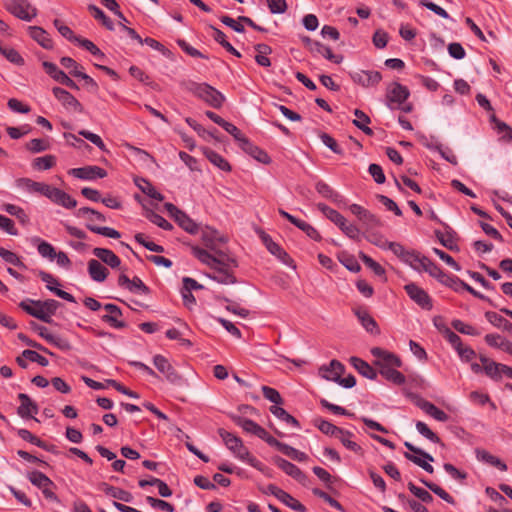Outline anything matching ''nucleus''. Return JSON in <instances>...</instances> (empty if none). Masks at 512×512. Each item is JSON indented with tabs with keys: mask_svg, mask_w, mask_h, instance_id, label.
I'll return each instance as SVG.
<instances>
[{
	"mask_svg": "<svg viewBox=\"0 0 512 512\" xmlns=\"http://www.w3.org/2000/svg\"><path fill=\"white\" fill-rule=\"evenodd\" d=\"M354 115L356 116V119L353 120V124L361 131H363L366 135L372 136L374 132L368 126V124L371 122L369 116L360 109H355Z\"/></svg>",
	"mask_w": 512,
	"mask_h": 512,
	"instance_id": "41",
	"label": "nucleus"
},
{
	"mask_svg": "<svg viewBox=\"0 0 512 512\" xmlns=\"http://www.w3.org/2000/svg\"><path fill=\"white\" fill-rule=\"evenodd\" d=\"M92 253L111 268H118L121 264L120 258L110 249L97 247L93 249Z\"/></svg>",
	"mask_w": 512,
	"mask_h": 512,
	"instance_id": "23",
	"label": "nucleus"
},
{
	"mask_svg": "<svg viewBox=\"0 0 512 512\" xmlns=\"http://www.w3.org/2000/svg\"><path fill=\"white\" fill-rule=\"evenodd\" d=\"M52 92L65 109L79 113L83 112L82 104L70 92L60 87H54Z\"/></svg>",
	"mask_w": 512,
	"mask_h": 512,
	"instance_id": "12",
	"label": "nucleus"
},
{
	"mask_svg": "<svg viewBox=\"0 0 512 512\" xmlns=\"http://www.w3.org/2000/svg\"><path fill=\"white\" fill-rule=\"evenodd\" d=\"M98 489L102 492H104L106 495L124 501V502H131L133 499V496L130 492L123 490L121 488L109 485L105 482H101L98 484Z\"/></svg>",
	"mask_w": 512,
	"mask_h": 512,
	"instance_id": "22",
	"label": "nucleus"
},
{
	"mask_svg": "<svg viewBox=\"0 0 512 512\" xmlns=\"http://www.w3.org/2000/svg\"><path fill=\"white\" fill-rule=\"evenodd\" d=\"M274 462L282 471L294 479L299 480L301 477H303L301 470L288 460L281 457H275Z\"/></svg>",
	"mask_w": 512,
	"mask_h": 512,
	"instance_id": "36",
	"label": "nucleus"
},
{
	"mask_svg": "<svg viewBox=\"0 0 512 512\" xmlns=\"http://www.w3.org/2000/svg\"><path fill=\"white\" fill-rule=\"evenodd\" d=\"M47 198L53 203L60 205L66 209H72L76 207L77 201L72 198L68 193L63 190L51 186L47 194Z\"/></svg>",
	"mask_w": 512,
	"mask_h": 512,
	"instance_id": "17",
	"label": "nucleus"
},
{
	"mask_svg": "<svg viewBox=\"0 0 512 512\" xmlns=\"http://www.w3.org/2000/svg\"><path fill=\"white\" fill-rule=\"evenodd\" d=\"M56 165V157L54 155H45L42 157L35 158L32 162V167L35 170L43 171L49 170Z\"/></svg>",
	"mask_w": 512,
	"mask_h": 512,
	"instance_id": "45",
	"label": "nucleus"
},
{
	"mask_svg": "<svg viewBox=\"0 0 512 512\" xmlns=\"http://www.w3.org/2000/svg\"><path fill=\"white\" fill-rule=\"evenodd\" d=\"M441 284L453 289L455 292H459L462 290V286L464 285V281H462L457 276L443 273L441 278L438 280Z\"/></svg>",
	"mask_w": 512,
	"mask_h": 512,
	"instance_id": "49",
	"label": "nucleus"
},
{
	"mask_svg": "<svg viewBox=\"0 0 512 512\" xmlns=\"http://www.w3.org/2000/svg\"><path fill=\"white\" fill-rule=\"evenodd\" d=\"M140 180L143 183V185L140 184L137 180H136V184L144 194H146L150 198L158 200V201H162L164 199L163 195L160 192H158L149 181H147L143 178Z\"/></svg>",
	"mask_w": 512,
	"mask_h": 512,
	"instance_id": "55",
	"label": "nucleus"
},
{
	"mask_svg": "<svg viewBox=\"0 0 512 512\" xmlns=\"http://www.w3.org/2000/svg\"><path fill=\"white\" fill-rule=\"evenodd\" d=\"M270 412L275 416L277 417L278 419H280L281 421L287 423V424H290L296 428H299L300 427V424L298 422V420L293 417L292 415H290L285 409H283L282 407L280 406H277V405H273L270 407Z\"/></svg>",
	"mask_w": 512,
	"mask_h": 512,
	"instance_id": "42",
	"label": "nucleus"
},
{
	"mask_svg": "<svg viewBox=\"0 0 512 512\" xmlns=\"http://www.w3.org/2000/svg\"><path fill=\"white\" fill-rule=\"evenodd\" d=\"M234 421L245 432L253 434L258 438L261 434H263L264 428L251 419L238 416L234 418Z\"/></svg>",
	"mask_w": 512,
	"mask_h": 512,
	"instance_id": "34",
	"label": "nucleus"
},
{
	"mask_svg": "<svg viewBox=\"0 0 512 512\" xmlns=\"http://www.w3.org/2000/svg\"><path fill=\"white\" fill-rule=\"evenodd\" d=\"M220 437L222 438L223 442L225 443L226 447L231 451H235L238 447V445L242 444V440L237 437L236 435L224 430L219 429L218 431Z\"/></svg>",
	"mask_w": 512,
	"mask_h": 512,
	"instance_id": "48",
	"label": "nucleus"
},
{
	"mask_svg": "<svg viewBox=\"0 0 512 512\" xmlns=\"http://www.w3.org/2000/svg\"><path fill=\"white\" fill-rule=\"evenodd\" d=\"M353 436H354L353 433L343 430L341 428V433L336 435V438H338L340 440V442L343 444V446L345 448H347L348 450H351L355 453H358L361 451V447L355 441L352 440Z\"/></svg>",
	"mask_w": 512,
	"mask_h": 512,
	"instance_id": "46",
	"label": "nucleus"
},
{
	"mask_svg": "<svg viewBox=\"0 0 512 512\" xmlns=\"http://www.w3.org/2000/svg\"><path fill=\"white\" fill-rule=\"evenodd\" d=\"M6 9L17 18L31 21L37 15V10L28 0H7Z\"/></svg>",
	"mask_w": 512,
	"mask_h": 512,
	"instance_id": "9",
	"label": "nucleus"
},
{
	"mask_svg": "<svg viewBox=\"0 0 512 512\" xmlns=\"http://www.w3.org/2000/svg\"><path fill=\"white\" fill-rule=\"evenodd\" d=\"M19 399L21 401V404L18 407V414L22 418H29L32 417L34 414L38 413L37 405L34 402H32L28 395L20 393Z\"/></svg>",
	"mask_w": 512,
	"mask_h": 512,
	"instance_id": "31",
	"label": "nucleus"
},
{
	"mask_svg": "<svg viewBox=\"0 0 512 512\" xmlns=\"http://www.w3.org/2000/svg\"><path fill=\"white\" fill-rule=\"evenodd\" d=\"M403 392L416 406L435 420L440 422H446L448 420V415L433 403L423 399L415 393L409 392L407 389H404Z\"/></svg>",
	"mask_w": 512,
	"mask_h": 512,
	"instance_id": "6",
	"label": "nucleus"
},
{
	"mask_svg": "<svg viewBox=\"0 0 512 512\" xmlns=\"http://www.w3.org/2000/svg\"><path fill=\"white\" fill-rule=\"evenodd\" d=\"M410 96L409 89L399 82H392L386 89V104L394 110V107L403 104Z\"/></svg>",
	"mask_w": 512,
	"mask_h": 512,
	"instance_id": "8",
	"label": "nucleus"
},
{
	"mask_svg": "<svg viewBox=\"0 0 512 512\" xmlns=\"http://www.w3.org/2000/svg\"><path fill=\"white\" fill-rule=\"evenodd\" d=\"M352 81L364 88L374 87L382 80V75L378 71L358 70L350 73Z\"/></svg>",
	"mask_w": 512,
	"mask_h": 512,
	"instance_id": "10",
	"label": "nucleus"
},
{
	"mask_svg": "<svg viewBox=\"0 0 512 512\" xmlns=\"http://www.w3.org/2000/svg\"><path fill=\"white\" fill-rule=\"evenodd\" d=\"M153 363L155 367L165 375L166 379L170 382H175L179 380L178 374L175 372V369L172 367L167 358L162 355L154 356Z\"/></svg>",
	"mask_w": 512,
	"mask_h": 512,
	"instance_id": "21",
	"label": "nucleus"
},
{
	"mask_svg": "<svg viewBox=\"0 0 512 512\" xmlns=\"http://www.w3.org/2000/svg\"><path fill=\"white\" fill-rule=\"evenodd\" d=\"M182 85L185 90L192 93L195 97L201 99L212 108L220 109L225 102V96L207 83H198L190 80L184 82Z\"/></svg>",
	"mask_w": 512,
	"mask_h": 512,
	"instance_id": "4",
	"label": "nucleus"
},
{
	"mask_svg": "<svg viewBox=\"0 0 512 512\" xmlns=\"http://www.w3.org/2000/svg\"><path fill=\"white\" fill-rule=\"evenodd\" d=\"M371 354L375 358L374 365L385 380L393 384L405 383L404 375L397 371V368L401 366V360L397 355L379 347L372 348Z\"/></svg>",
	"mask_w": 512,
	"mask_h": 512,
	"instance_id": "2",
	"label": "nucleus"
},
{
	"mask_svg": "<svg viewBox=\"0 0 512 512\" xmlns=\"http://www.w3.org/2000/svg\"><path fill=\"white\" fill-rule=\"evenodd\" d=\"M476 457L479 461L485 462L493 467H496L500 471L507 470V465L503 461H501L498 457L492 455L486 450L477 449Z\"/></svg>",
	"mask_w": 512,
	"mask_h": 512,
	"instance_id": "35",
	"label": "nucleus"
},
{
	"mask_svg": "<svg viewBox=\"0 0 512 512\" xmlns=\"http://www.w3.org/2000/svg\"><path fill=\"white\" fill-rule=\"evenodd\" d=\"M490 121L493 124V128L500 136V139L506 142H510L512 140V128L510 126L499 120L494 114L490 117Z\"/></svg>",
	"mask_w": 512,
	"mask_h": 512,
	"instance_id": "37",
	"label": "nucleus"
},
{
	"mask_svg": "<svg viewBox=\"0 0 512 512\" xmlns=\"http://www.w3.org/2000/svg\"><path fill=\"white\" fill-rule=\"evenodd\" d=\"M294 225L302 230L309 238L315 241H319L321 239L319 232L304 220L297 219Z\"/></svg>",
	"mask_w": 512,
	"mask_h": 512,
	"instance_id": "63",
	"label": "nucleus"
},
{
	"mask_svg": "<svg viewBox=\"0 0 512 512\" xmlns=\"http://www.w3.org/2000/svg\"><path fill=\"white\" fill-rule=\"evenodd\" d=\"M420 481L429 490H431L434 494L439 496L442 500L446 501L449 504H455L454 498L448 492H446L442 487H440L439 485H437V484H435L433 482L427 481L425 479H421Z\"/></svg>",
	"mask_w": 512,
	"mask_h": 512,
	"instance_id": "47",
	"label": "nucleus"
},
{
	"mask_svg": "<svg viewBox=\"0 0 512 512\" xmlns=\"http://www.w3.org/2000/svg\"><path fill=\"white\" fill-rule=\"evenodd\" d=\"M88 10L91 13V15L96 20L100 21L106 29L110 31L114 30V24L112 20L99 7L91 4L88 6Z\"/></svg>",
	"mask_w": 512,
	"mask_h": 512,
	"instance_id": "44",
	"label": "nucleus"
},
{
	"mask_svg": "<svg viewBox=\"0 0 512 512\" xmlns=\"http://www.w3.org/2000/svg\"><path fill=\"white\" fill-rule=\"evenodd\" d=\"M17 185L19 187L25 188L29 192L39 193L41 195H44L45 197H47V194H48L49 189L51 187V185H48V184H45V183H42V182H36V181H33V180L29 179V178H20V179H18L17 180Z\"/></svg>",
	"mask_w": 512,
	"mask_h": 512,
	"instance_id": "29",
	"label": "nucleus"
},
{
	"mask_svg": "<svg viewBox=\"0 0 512 512\" xmlns=\"http://www.w3.org/2000/svg\"><path fill=\"white\" fill-rule=\"evenodd\" d=\"M452 327L459 333L471 336H478L481 332L472 325L466 324L463 321L456 319L451 323Z\"/></svg>",
	"mask_w": 512,
	"mask_h": 512,
	"instance_id": "56",
	"label": "nucleus"
},
{
	"mask_svg": "<svg viewBox=\"0 0 512 512\" xmlns=\"http://www.w3.org/2000/svg\"><path fill=\"white\" fill-rule=\"evenodd\" d=\"M246 153L251 155L253 158H255L257 161L267 164L270 162L269 155L259 147L252 144L249 139L247 138L244 143L240 146Z\"/></svg>",
	"mask_w": 512,
	"mask_h": 512,
	"instance_id": "32",
	"label": "nucleus"
},
{
	"mask_svg": "<svg viewBox=\"0 0 512 512\" xmlns=\"http://www.w3.org/2000/svg\"><path fill=\"white\" fill-rule=\"evenodd\" d=\"M310 50L314 53H317L327 60L339 64L343 60L342 55H336L333 53L332 49L318 41L311 42Z\"/></svg>",
	"mask_w": 512,
	"mask_h": 512,
	"instance_id": "28",
	"label": "nucleus"
},
{
	"mask_svg": "<svg viewBox=\"0 0 512 512\" xmlns=\"http://www.w3.org/2000/svg\"><path fill=\"white\" fill-rule=\"evenodd\" d=\"M60 306L61 303L54 299L33 300L28 298L19 303V307L28 315L48 324L53 322L52 316Z\"/></svg>",
	"mask_w": 512,
	"mask_h": 512,
	"instance_id": "3",
	"label": "nucleus"
},
{
	"mask_svg": "<svg viewBox=\"0 0 512 512\" xmlns=\"http://www.w3.org/2000/svg\"><path fill=\"white\" fill-rule=\"evenodd\" d=\"M317 208L350 239L360 241L361 233L357 226L347 222L346 218L337 210L324 203H318Z\"/></svg>",
	"mask_w": 512,
	"mask_h": 512,
	"instance_id": "5",
	"label": "nucleus"
},
{
	"mask_svg": "<svg viewBox=\"0 0 512 512\" xmlns=\"http://www.w3.org/2000/svg\"><path fill=\"white\" fill-rule=\"evenodd\" d=\"M146 218L152 222L153 224L157 225L158 227L170 231L173 229V225L168 222L163 216L160 214L150 210L146 213Z\"/></svg>",
	"mask_w": 512,
	"mask_h": 512,
	"instance_id": "57",
	"label": "nucleus"
},
{
	"mask_svg": "<svg viewBox=\"0 0 512 512\" xmlns=\"http://www.w3.org/2000/svg\"><path fill=\"white\" fill-rule=\"evenodd\" d=\"M2 209L8 214L15 216L21 223L28 221V216L25 211L17 205L7 203L2 206Z\"/></svg>",
	"mask_w": 512,
	"mask_h": 512,
	"instance_id": "60",
	"label": "nucleus"
},
{
	"mask_svg": "<svg viewBox=\"0 0 512 512\" xmlns=\"http://www.w3.org/2000/svg\"><path fill=\"white\" fill-rule=\"evenodd\" d=\"M43 68L45 72L55 81L65 85L71 89L78 90V85L62 70H60L54 63L44 61Z\"/></svg>",
	"mask_w": 512,
	"mask_h": 512,
	"instance_id": "13",
	"label": "nucleus"
},
{
	"mask_svg": "<svg viewBox=\"0 0 512 512\" xmlns=\"http://www.w3.org/2000/svg\"><path fill=\"white\" fill-rule=\"evenodd\" d=\"M0 53L11 63L22 66L25 61L23 57L14 48L0 47Z\"/></svg>",
	"mask_w": 512,
	"mask_h": 512,
	"instance_id": "58",
	"label": "nucleus"
},
{
	"mask_svg": "<svg viewBox=\"0 0 512 512\" xmlns=\"http://www.w3.org/2000/svg\"><path fill=\"white\" fill-rule=\"evenodd\" d=\"M118 285L132 293L145 295L150 293V288L137 276L133 277V279H129L127 275L122 273L118 277Z\"/></svg>",
	"mask_w": 512,
	"mask_h": 512,
	"instance_id": "15",
	"label": "nucleus"
},
{
	"mask_svg": "<svg viewBox=\"0 0 512 512\" xmlns=\"http://www.w3.org/2000/svg\"><path fill=\"white\" fill-rule=\"evenodd\" d=\"M202 151H203V154L206 156V158L212 163L214 164L216 167H218L219 169L223 170V171H230L231 170V166L229 165V163L226 161V159H224L220 154H218L217 152L213 151L212 149L210 148H207V147H204L202 148Z\"/></svg>",
	"mask_w": 512,
	"mask_h": 512,
	"instance_id": "38",
	"label": "nucleus"
},
{
	"mask_svg": "<svg viewBox=\"0 0 512 512\" xmlns=\"http://www.w3.org/2000/svg\"><path fill=\"white\" fill-rule=\"evenodd\" d=\"M338 259L351 272H359L361 269L360 264L352 255L342 253L338 256Z\"/></svg>",
	"mask_w": 512,
	"mask_h": 512,
	"instance_id": "62",
	"label": "nucleus"
},
{
	"mask_svg": "<svg viewBox=\"0 0 512 512\" xmlns=\"http://www.w3.org/2000/svg\"><path fill=\"white\" fill-rule=\"evenodd\" d=\"M236 458L239 460L246 462L250 466L256 468L257 470L261 471L265 475L269 476L268 468L260 462L256 457L251 455L249 450L244 446V444L238 445L237 449L232 452Z\"/></svg>",
	"mask_w": 512,
	"mask_h": 512,
	"instance_id": "16",
	"label": "nucleus"
},
{
	"mask_svg": "<svg viewBox=\"0 0 512 512\" xmlns=\"http://www.w3.org/2000/svg\"><path fill=\"white\" fill-rule=\"evenodd\" d=\"M86 227L90 231L97 233L99 235L105 236V237H109V238H113V239H118L121 237L120 233L117 230L110 228V227H99V226L93 225L92 223H87Z\"/></svg>",
	"mask_w": 512,
	"mask_h": 512,
	"instance_id": "59",
	"label": "nucleus"
},
{
	"mask_svg": "<svg viewBox=\"0 0 512 512\" xmlns=\"http://www.w3.org/2000/svg\"><path fill=\"white\" fill-rule=\"evenodd\" d=\"M0 257L6 263L12 264V265L17 266L22 269H26V265L23 263V261L20 259V257L12 251H9L3 247H0Z\"/></svg>",
	"mask_w": 512,
	"mask_h": 512,
	"instance_id": "54",
	"label": "nucleus"
},
{
	"mask_svg": "<svg viewBox=\"0 0 512 512\" xmlns=\"http://www.w3.org/2000/svg\"><path fill=\"white\" fill-rule=\"evenodd\" d=\"M58 32L70 42L76 43L79 36H76L74 32L59 19H55L53 22Z\"/></svg>",
	"mask_w": 512,
	"mask_h": 512,
	"instance_id": "64",
	"label": "nucleus"
},
{
	"mask_svg": "<svg viewBox=\"0 0 512 512\" xmlns=\"http://www.w3.org/2000/svg\"><path fill=\"white\" fill-rule=\"evenodd\" d=\"M349 362L358 371L359 374L366 377L367 379L374 380L376 378L377 370L361 358L353 356L349 359Z\"/></svg>",
	"mask_w": 512,
	"mask_h": 512,
	"instance_id": "24",
	"label": "nucleus"
},
{
	"mask_svg": "<svg viewBox=\"0 0 512 512\" xmlns=\"http://www.w3.org/2000/svg\"><path fill=\"white\" fill-rule=\"evenodd\" d=\"M71 175L83 180H92L96 178H104L107 175L105 169L99 166H87L81 168H73L69 171Z\"/></svg>",
	"mask_w": 512,
	"mask_h": 512,
	"instance_id": "18",
	"label": "nucleus"
},
{
	"mask_svg": "<svg viewBox=\"0 0 512 512\" xmlns=\"http://www.w3.org/2000/svg\"><path fill=\"white\" fill-rule=\"evenodd\" d=\"M104 309L108 313L102 316L103 322L108 323L111 327L117 329L124 328L126 326L123 321L119 320L122 316V311L117 305L108 303L104 305Z\"/></svg>",
	"mask_w": 512,
	"mask_h": 512,
	"instance_id": "20",
	"label": "nucleus"
},
{
	"mask_svg": "<svg viewBox=\"0 0 512 512\" xmlns=\"http://www.w3.org/2000/svg\"><path fill=\"white\" fill-rule=\"evenodd\" d=\"M278 500L297 512L306 511V507L302 503L293 498L289 493H287L284 490L280 493Z\"/></svg>",
	"mask_w": 512,
	"mask_h": 512,
	"instance_id": "50",
	"label": "nucleus"
},
{
	"mask_svg": "<svg viewBox=\"0 0 512 512\" xmlns=\"http://www.w3.org/2000/svg\"><path fill=\"white\" fill-rule=\"evenodd\" d=\"M406 293L408 296L416 302L421 308L426 310H431L433 307L432 300L428 293L417 286L414 283H410L405 285L404 287Z\"/></svg>",
	"mask_w": 512,
	"mask_h": 512,
	"instance_id": "11",
	"label": "nucleus"
},
{
	"mask_svg": "<svg viewBox=\"0 0 512 512\" xmlns=\"http://www.w3.org/2000/svg\"><path fill=\"white\" fill-rule=\"evenodd\" d=\"M344 371V365L340 361L333 359L328 365H323L319 368V375L327 381L338 383Z\"/></svg>",
	"mask_w": 512,
	"mask_h": 512,
	"instance_id": "14",
	"label": "nucleus"
},
{
	"mask_svg": "<svg viewBox=\"0 0 512 512\" xmlns=\"http://www.w3.org/2000/svg\"><path fill=\"white\" fill-rule=\"evenodd\" d=\"M426 256L421 255L419 252L415 250H410L406 258L404 259V263L409 265L411 268L418 272H422V268L424 266L423 259H426Z\"/></svg>",
	"mask_w": 512,
	"mask_h": 512,
	"instance_id": "43",
	"label": "nucleus"
},
{
	"mask_svg": "<svg viewBox=\"0 0 512 512\" xmlns=\"http://www.w3.org/2000/svg\"><path fill=\"white\" fill-rule=\"evenodd\" d=\"M315 426L324 434L326 435H329V436H334L336 437V435H338L339 433H341V428L335 426L334 424H332L331 422L327 421V420H323V419H317L315 420Z\"/></svg>",
	"mask_w": 512,
	"mask_h": 512,
	"instance_id": "53",
	"label": "nucleus"
},
{
	"mask_svg": "<svg viewBox=\"0 0 512 512\" xmlns=\"http://www.w3.org/2000/svg\"><path fill=\"white\" fill-rule=\"evenodd\" d=\"M33 241L38 243L37 250L42 257L48 258L50 260L55 259L56 251L50 243L41 240L40 238H35Z\"/></svg>",
	"mask_w": 512,
	"mask_h": 512,
	"instance_id": "51",
	"label": "nucleus"
},
{
	"mask_svg": "<svg viewBox=\"0 0 512 512\" xmlns=\"http://www.w3.org/2000/svg\"><path fill=\"white\" fill-rule=\"evenodd\" d=\"M485 342L487 345L493 348L504 350L509 340L499 334H487L485 336Z\"/></svg>",
	"mask_w": 512,
	"mask_h": 512,
	"instance_id": "61",
	"label": "nucleus"
},
{
	"mask_svg": "<svg viewBox=\"0 0 512 512\" xmlns=\"http://www.w3.org/2000/svg\"><path fill=\"white\" fill-rule=\"evenodd\" d=\"M28 32L30 37L34 39L43 48L51 49L53 47L52 39L43 28L38 26H29Z\"/></svg>",
	"mask_w": 512,
	"mask_h": 512,
	"instance_id": "26",
	"label": "nucleus"
},
{
	"mask_svg": "<svg viewBox=\"0 0 512 512\" xmlns=\"http://www.w3.org/2000/svg\"><path fill=\"white\" fill-rule=\"evenodd\" d=\"M88 274L92 280L96 282H103L106 280L109 271L98 260L90 259L88 261Z\"/></svg>",
	"mask_w": 512,
	"mask_h": 512,
	"instance_id": "25",
	"label": "nucleus"
},
{
	"mask_svg": "<svg viewBox=\"0 0 512 512\" xmlns=\"http://www.w3.org/2000/svg\"><path fill=\"white\" fill-rule=\"evenodd\" d=\"M355 315L357 316L358 320L360 321L363 328L371 333V334H379L380 330L379 327L374 320V318L368 313V311L364 309H356Z\"/></svg>",
	"mask_w": 512,
	"mask_h": 512,
	"instance_id": "27",
	"label": "nucleus"
},
{
	"mask_svg": "<svg viewBox=\"0 0 512 512\" xmlns=\"http://www.w3.org/2000/svg\"><path fill=\"white\" fill-rule=\"evenodd\" d=\"M315 189L321 196L335 203L342 200V196L324 181H318L315 185Z\"/></svg>",
	"mask_w": 512,
	"mask_h": 512,
	"instance_id": "39",
	"label": "nucleus"
},
{
	"mask_svg": "<svg viewBox=\"0 0 512 512\" xmlns=\"http://www.w3.org/2000/svg\"><path fill=\"white\" fill-rule=\"evenodd\" d=\"M480 361L483 363V373L493 381H500L501 363H497L485 355H480Z\"/></svg>",
	"mask_w": 512,
	"mask_h": 512,
	"instance_id": "30",
	"label": "nucleus"
},
{
	"mask_svg": "<svg viewBox=\"0 0 512 512\" xmlns=\"http://www.w3.org/2000/svg\"><path fill=\"white\" fill-rule=\"evenodd\" d=\"M75 215L77 217H87L90 222H93L95 220L99 221V222L106 221V218L102 213H100L92 208H89V207H82V208L78 209L76 211Z\"/></svg>",
	"mask_w": 512,
	"mask_h": 512,
	"instance_id": "52",
	"label": "nucleus"
},
{
	"mask_svg": "<svg viewBox=\"0 0 512 512\" xmlns=\"http://www.w3.org/2000/svg\"><path fill=\"white\" fill-rule=\"evenodd\" d=\"M404 446L412 453L416 454L413 455L409 452L404 453V457L408 459L409 461L413 462L414 464L418 465L419 467H422L423 463H426L428 461L433 462L434 458L429 453L423 451L422 449L414 446L410 442H405Z\"/></svg>",
	"mask_w": 512,
	"mask_h": 512,
	"instance_id": "19",
	"label": "nucleus"
},
{
	"mask_svg": "<svg viewBox=\"0 0 512 512\" xmlns=\"http://www.w3.org/2000/svg\"><path fill=\"white\" fill-rule=\"evenodd\" d=\"M201 238L206 249L198 246L192 247V254L203 264L209 266L213 272L208 277L220 284H235L237 279L234 269L238 263L227 249L218 247L219 243H226L227 239L211 227L206 226L201 230Z\"/></svg>",
	"mask_w": 512,
	"mask_h": 512,
	"instance_id": "1",
	"label": "nucleus"
},
{
	"mask_svg": "<svg viewBox=\"0 0 512 512\" xmlns=\"http://www.w3.org/2000/svg\"><path fill=\"white\" fill-rule=\"evenodd\" d=\"M177 224L189 234L195 235L200 231L199 224L190 218L184 211L178 212L175 217Z\"/></svg>",
	"mask_w": 512,
	"mask_h": 512,
	"instance_id": "33",
	"label": "nucleus"
},
{
	"mask_svg": "<svg viewBox=\"0 0 512 512\" xmlns=\"http://www.w3.org/2000/svg\"><path fill=\"white\" fill-rule=\"evenodd\" d=\"M254 49L257 51V55L255 56L257 64L262 67H269L271 61L268 55L272 53V48L267 44L259 43L254 46Z\"/></svg>",
	"mask_w": 512,
	"mask_h": 512,
	"instance_id": "40",
	"label": "nucleus"
},
{
	"mask_svg": "<svg viewBox=\"0 0 512 512\" xmlns=\"http://www.w3.org/2000/svg\"><path fill=\"white\" fill-rule=\"evenodd\" d=\"M28 480L37 488H39L44 497L48 500L59 502L57 495L53 492V481L44 473L34 470L27 474Z\"/></svg>",
	"mask_w": 512,
	"mask_h": 512,
	"instance_id": "7",
	"label": "nucleus"
}]
</instances>
